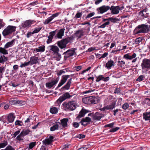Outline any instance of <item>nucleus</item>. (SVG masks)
Masks as SVG:
<instances>
[{"mask_svg": "<svg viewBox=\"0 0 150 150\" xmlns=\"http://www.w3.org/2000/svg\"><path fill=\"white\" fill-rule=\"evenodd\" d=\"M150 31V25L142 24L138 25L134 31L135 35L141 33H147Z\"/></svg>", "mask_w": 150, "mask_h": 150, "instance_id": "f257e3e1", "label": "nucleus"}, {"mask_svg": "<svg viewBox=\"0 0 150 150\" xmlns=\"http://www.w3.org/2000/svg\"><path fill=\"white\" fill-rule=\"evenodd\" d=\"M120 21V18L116 17H108L106 18H103L102 22H105L103 24L98 27V28H104L106 26L109 25L110 22L114 23H118Z\"/></svg>", "mask_w": 150, "mask_h": 150, "instance_id": "f03ea898", "label": "nucleus"}, {"mask_svg": "<svg viewBox=\"0 0 150 150\" xmlns=\"http://www.w3.org/2000/svg\"><path fill=\"white\" fill-rule=\"evenodd\" d=\"M72 39V38L71 37L63 39L57 42V45L60 48L63 49L66 47L67 44L68 43L71 42Z\"/></svg>", "mask_w": 150, "mask_h": 150, "instance_id": "7ed1b4c3", "label": "nucleus"}, {"mask_svg": "<svg viewBox=\"0 0 150 150\" xmlns=\"http://www.w3.org/2000/svg\"><path fill=\"white\" fill-rule=\"evenodd\" d=\"M64 109L66 111H72L74 110L76 108V105L74 101H71L68 102H64L62 105Z\"/></svg>", "mask_w": 150, "mask_h": 150, "instance_id": "20e7f679", "label": "nucleus"}, {"mask_svg": "<svg viewBox=\"0 0 150 150\" xmlns=\"http://www.w3.org/2000/svg\"><path fill=\"white\" fill-rule=\"evenodd\" d=\"M16 27L15 26L9 25L2 32V34L4 37H6L12 33L16 31Z\"/></svg>", "mask_w": 150, "mask_h": 150, "instance_id": "39448f33", "label": "nucleus"}, {"mask_svg": "<svg viewBox=\"0 0 150 150\" xmlns=\"http://www.w3.org/2000/svg\"><path fill=\"white\" fill-rule=\"evenodd\" d=\"M142 72H144L150 69V59H144L141 64Z\"/></svg>", "mask_w": 150, "mask_h": 150, "instance_id": "423d86ee", "label": "nucleus"}, {"mask_svg": "<svg viewBox=\"0 0 150 150\" xmlns=\"http://www.w3.org/2000/svg\"><path fill=\"white\" fill-rule=\"evenodd\" d=\"M76 54L75 48L68 50L64 52L63 54L65 55L64 57V60L66 61L68 58Z\"/></svg>", "mask_w": 150, "mask_h": 150, "instance_id": "0eeeda50", "label": "nucleus"}, {"mask_svg": "<svg viewBox=\"0 0 150 150\" xmlns=\"http://www.w3.org/2000/svg\"><path fill=\"white\" fill-rule=\"evenodd\" d=\"M72 96L70 95L68 92H66L62 96L60 97L57 100V102L59 103H60L66 99L71 98Z\"/></svg>", "mask_w": 150, "mask_h": 150, "instance_id": "6e6552de", "label": "nucleus"}, {"mask_svg": "<svg viewBox=\"0 0 150 150\" xmlns=\"http://www.w3.org/2000/svg\"><path fill=\"white\" fill-rule=\"evenodd\" d=\"M110 8V6L103 5L98 8L97 9V11H98V14H103L107 12L108 10H109Z\"/></svg>", "mask_w": 150, "mask_h": 150, "instance_id": "1a4fd4ad", "label": "nucleus"}, {"mask_svg": "<svg viewBox=\"0 0 150 150\" xmlns=\"http://www.w3.org/2000/svg\"><path fill=\"white\" fill-rule=\"evenodd\" d=\"M72 76V75H63L57 88H58L64 85L66 82L68 78L70 76Z\"/></svg>", "mask_w": 150, "mask_h": 150, "instance_id": "9d476101", "label": "nucleus"}, {"mask_svg": "<svg viewBox=\"0 0 150 150\" xmlns=\"http://www.w3.org/2000/svg\"><path fill=\"white\" fill-rule=\"evenodd\" d=\"M35 22L33 20H27L22 23L21 26L23 28H26L28 27L32 24L34 23Z\"/></svg>", "mask_w": 150, "mask_h": 150, "instance_id": "9b49d317", "label": "nucleus"}, {"mask_svg": "<svg viewBox=\"0 0 150 150\" xmlns=\"http://www.w3.org/2000/svg\"><path fill=\"white\" fill-rule=\"evenodd\" d=\"M59 80V78H57L56 79H54L50 82L46 83L45 84L46 86L48 88H50L52 87H53L58 83Z\"/></svg>", "mask_w": 150, "mask_h": 150, "instance_id": "f8f14e48", "label": "nucleus"}, {"mask_svg": "<svg viewBox=\"0 0 150 150\" xmlns=\"http://www.w3.org/2000/svg\"><path fill=\"white\" fill-rule=\"evenodd\" d=\"M148 11V8H146L144 9L141 10L139 13V16L143 18H146L149 16V13H147Z\"/></svg>", "mask_w": 150, "mask_h": 150, "instance_id": "ddd939ff", "label": "nucleus"}, {"mask_svg": "<svg viewBox=\"0 0 150 150\" xmlns=\"http://www.w3.org/2000/svg\"><path fill=\"white\" fill-rule=\"evenodd\" d=\"M110 10L111 11V13L112 14H116L119 13L120 9L119 6H114L113 5L112 6L110 7Z\"/></svg>", "mask_w": 150, "mask_h": 150, "instance_id": "4468645a", "label": "nucleus"}, {"mask_svg": "<svg viewBox=\"0 0 150 150\" xmlns=\"http://www.w3.org/2000/svg\"><path fill=\"white\" fill-rule=\"evenodd\" d=\"M65 30V29L62 28L59 31H58L57 33L55 35V38L59 39L62 38V36L64 35Z\"/></svg>", "mask_w": 150, "mask_h": 150, "instance_id": "2eb2a0df", "label": "nucleus"}, {"mask_svg": "<svg viewBox=\"0 0 150 150\" xmlns=\"http://www.w3.org/2000/svg\"><path fill=\"white\" fill-rule=\"evenodd\" d=\"M15 118V116L14 115V114L13 113H11L9 114L7 116V121L8 123H12L14 120Z\"/></svg>", "mask_w": 150, "mask_h": 150, "instance_id": "dca6fc26", "label": "nucleus"}, {"mask_svg": "<svg viewBox=\"0 0 150 150\" xmlns=\"http://www.w3.org/2000/svg\"><path fill=\"white\" fill-rule=\"evenodd\" d=\"M90 112V111L82 108L80 111L79 115L77 117V118L79 119L83 117L84 116L86 113Z\"/></svg>", "mask_w": 150, "mask_h": 150, "instance_id": "f3484780", "label": "nucleus"}, {"mask_svg": "<svg viewBox=\"0 0 150 150\" xmlns=\"http://www.w3.org/2000/svg\"><path fill=\"white\" fill-rule=\"evenodd\" d=\"M50 50L53 51L54 54H56L59 56H61V55L58 53L59 50L58 47L52 45L50 46Z\"/></svg>", "mask_w": 150, "mask_h": 150, "instance_id": "a211bd4d", "label": "nucleus"}, {"mask_svg": "<svg viewBox=\"0 0 150 150\" xmlns=\"http://www.w3.org/2000/svg\"><path fill=\"white\" fill-rule=\"evenodd\" d=\"M72 79L71 78L68 79L66 84L61 88L62 90H68L70 89L71 83Z\"/></svg>", "mask_w": 150, "mask_h": 150, "instance_id": "6ab92c4d", "label": "nucleus"}, {"mask_svg": "<svg viewBox=\"0 0 150 150\" xmlns=\"http://www.w3.org/2000/svg\"><path fill=\"white\" fill-rule=\"evenodd\" d=\"M69 119L68 118H64L60 120V122H58L57 123L61 125L63 128H65L67 127V123Z\"/></svg>", "mask_w": 150, "mask_h": 150, "instance_id": "aec40b11", "label": "nucleus"}, {"mask_svg": "<svg viewBox=\"0 0 150 150\" xmlns=\"http://www.w3.org/2000/svg\"><path fill=\"white\" fill-rule=\"evenodd\" d=\"M38 58L35 56H32L30 57V60L29 61L30 65H32L34 64H36L38 63Z\"/></svg>", "mask_w": 150, "mask_h": 150, "instance_id": "412c9836", "label": "nucleus"}, {"mask_svg": "<svg viewBox=\"0 0 150 150\" xmlns=\"http://www.w3.org/2000/svg\"><path fill=\"white\" fill-rule=\"evenodd\" d=\"M137 55L135 53H134L132 55H130L129 54H127L124 55L123 58L127 60H131L135 58Z\"/></svg>", "mask_w": 150, "mask_h": 150, "instance_id": "4be33fe9", "label": "nucleus"}, {"mask_svg": "<svg viewBox=\"0 0 150 150\" xmlns=\"http://www.w3.org/2000/svg\"><path fill=\"white\" fill-rule=\"evenodd\" d=\"M91 121V119L90 117H86L85 118H82L81 121L79 122L81 125L83 126H86L87 124H84V123L85 122H90Z\"/></svg>", "mask_w": 150, "mask_h": 150, "instance_id": "5701e85b", "label": "nucleus"}, {"mask_svg": "<svg viewBox=\"0 0 150 150\" xmlns=\"http://www.w3.org/2000/svg\"><path fill=\"white\" fill-rule=\"evenodd\" d=\"M84 32L82 30H78L75 33V35L77 38V39L81 38L84 35Z\"/></svg>", "mask_w": 150, "mask_h": 150, "instance_id": "b1692460", "label": "nucleus"}, {"mask_svg": "<svg viewBox=\"0 0 150 150\" xmlns=\"http://www.w3.org/2000/svg\"><path fill=\"white\" fill-rule=\"evenodd\" d=\"M115 66L114 62L113 60H110L108 61V62L106 64L105 67L107 69H110L111 68V67Z\"/></svg>", "mask_w": 150, "mask_h": 150, "instance_id": "393cba45", "label": "nucleus"}, {"mask_svg": "<svg viewBox=\"0 0 150 150\" xmlns=\"http://www.w3.org/2000/svg\"><path fill=\"white\" fill-rule=\"evenodd\" d=\"M45 46L42 45L39 46L38 48H36L34 49V51H36V52H43L45 51Z\"/></svg>", "mask_w": 150, "mask_h": 150, "instance_id": "a878e982", "label": "nucleus"}, {"mask_svg": "<svg viewBox=\"0 0 150 150\" xmlns=\"http://www.w3.org/2000/svg\"><path fill=\"white\" fill-rule=\"evenodd\" d=\"M143 116L144 119L146 121L149 120L150 122V111L143 113Z\"/></svg>", "mask_w": 150, "mask_h": 150, "instance_id": "bb28decb", "label": "nucleus"}, {"mask_svg": "<svg viewBox=\"0 0 150 150\" xmlns=\"http://www.w3.org/2000/svg\"><path fill=\"white\" fill-rule=\"evenodd\" d=\"M57 122L53 126L51 127L50 130L51 131H54L55 130L59 129V125L57 124Z\"/></svg>", "mask_w": 150, "mask_h": 150, "instance_id": "cd10ccee", "label": "nucleus"}, {"mask_svg": "<svg viewBox=\"0 0 150 150\" xmlns=\"http://www.w3.org/2000/svg\"><path fill=\"white\" fill-rule=\"evenodd\" d=\"M24 136L21 133L16 137V139L17 140L19 141L20 142H24V140L23 138Z\"/></svg>", "mask_w": 150, "mask_h": 150, "instance_id": "c85d7f7f", "label": "nucleus"}, {"mask_svg": "<svg viewBox=\"0 0 150 150\" xmlns=\"http://www.w3.org/2000/svg\"><path fill=\"white\" fill-rule=\"evenodd\" d=\"M8 60V57L4 55H1L0 57V63H4Z\"/></svg>", "mask_w": 150, "mask_h": 150, "instance_id": "c756f323", "label": "nucleus"}, {"mask_svg": "<svg viewBox=\"0 0 150 150\" xmlns=\"http://www.w3.org/2000/svg\"><path fill=\"white\" fill-rule=\"evenodd\" d=\"M98 112H96L95 115H94V117H93V119L95 120H99L102 117V116H98Z\"/></svg>", "mask_w": 150, "mask_h": 150, "instance_id": "7c9ffc66", "label": "nucleus"}, {"mask_svg": "<svg viewBox=\"0 0 150 150\" xmlns=\"http://www.w3.org/2000/svg\"><path fill=\"white\" fill-rule=\"evenodd\" d=\"M116 103L114 102H112L110 105H107V110H112L115 107Z\"/></svg>", "mask_w": 150, "mask_h": 150, "instance_id": "2f4dec72", "label": "nucleus"}, {"mask_svg": "<svg viewBox=\"0 0 150 150\" xmlns=\"http://www.w3.org/2000/svg\"><path fill=\"white\" fill-rule=\"evenodd\" d=\"M6 48H5L4 47V48L2 47H0V53L1 54H7L8 53L7 50L6 49Z\"/></svg>", "mask_w": 150, "mask_h": 150, "instance_id": "473e14b6", "label": "nucleus"}, {"mask_svg": "<svg viewBox=\"0 0 150 150\" xmlns=\"http://www.w3.org/2000/svg\"><path fill=\"white\" fill-rule=\"evenodd\" d=\"M14 41V40H12L11 41L7 42L4 45L5 48L7 49L11 47Z\"/></svg>", "mask_w": 150, "mask_h": 150, "instance_id": "72a5a7b5", "label": "nucleus"}, {"mask_svg": "<svg viewBox=\"0 0 150 150\" xmlns=\"http://www.w3.org/2000/svg\"><path fill=\"white\" fill-rule=\"evenodd\" d=\"M14 104H17L19 105H23L25 104V102L22 100H14L13 102Z\"/></svg>", "mask_w": 150, "mask_h": 150, "instance_id": "f704fd0d", "label": "nucleus"}, {"mask_svg": "<svg viewBox=\"0 0 150 150\" xmlns=\"http://www.w3.org/2000/svg\"><path fill=\"white\" fill-rule=\"evenodd\" d=\"M53 141H51L47 138L45 139L43 141V143L45 145L50 144Z\"/></svg>", "mask_w": 150, "mask_h": 150, "instance_id": "c9c22d12", "label": "nucleus"}, {"mask_svg": "<svg viewBox=\"0 0 150 150\" xmlns=\"http://www.w3.org/2000/svg\"><path fill=\"white\" fill-rule=\"evenodd\" d=\"M30 132V130L27 129L25 130H23L21 133L24 137L25 136L28 134Z\"/></svg>", "mask_w": 150, "mask_h": 150, "instance_id": "e433bc0d", "label": "nucleus"}, {"mask_svg": "<svg viewBox=\"0 0 150 150\" xmlns=\"http://www.w3.org/2000/svg\"><path fill=\"white\" fill-rule=\"evenodd\" d=\"M50 111V112L52 114H56L58 112V110L57 108L54 107L51 108Z\"/></svg>", "mask_w": 150, "mask_h": 150, "instance_id": "4c0bfd02", "label": "nucleus"}, {"mask_svg": "<svg viewBox=\"0 0 150 150\" xmlns=\"http://www.w3.org/2000/svg\"><path fill=\"white\" fill-rule=\"evenodd\" d=\"M53 19V17H50L45 20V21L43 22V24L45 25L48 24Z\"/></svg>", "mask_w": 150, "mask_h": 150, "instance_id": "58836bf2", "label": "nucleus"}, {"mask_svg": "<svg viewBox=\"0 0 150 150\" xmlns=\"http://www.w3.org/2000/svg\"><path fill=\"white\" fill-rule=\"evenodd\" d=\"M118 60L117 61V65L121 67L124 66L125 64V62L123 61L119 60V59H118Z\"/></svg>", "mask_w": 150, "mask_h": 150, "instance_id": "ea45409f", "label": "nucleus"}, {"mask_svg": "<svg viewBox=\"0 0 150 150\" xmlns=\"http://www.w3.org/2000/svg\"><path fill=\"white\" fill-rule=\"evenodd\" d=\"M36 145V142H32L29 144L28 149H31L34 147Z\"/></svg>", "mask_w": 150, "mask_h": 150, "instance_id": "a19ab883", "label": "nucleus"}, {"mask_svg": "<svg viewBox=\"0 0 150 150\" xmlns=\"http://www.w3.org/2000/svg\"><path fill=\"white\" fill-rule=\"evenodd\" d=\"M8 144L7 141H5L4 142L0 143V149L5 147L8 145Z\"/></svg>", "mask_w": 150, "mask_h": 150, "instance_id": "79ce46f5", "label": "nucleus"}, {"mask_svg": "<svg viewBox=\"0 0 150 150\" xmlns=\"http://www.w3.org/2000/svg\"><path fill=\"white\" fill-rule=\"evenodd\" d=\"M42 27H37L34 28V30L33 32V33H38L42 29Z\"/></svg>", "mask_w": 150, "mask_h": 150, "instance_id": "37998d69", "label": "nucleus"}, {"mask_svg": "<svg viewBox=\"0 0 150 150\" xmlns=\"http://www.w3.org/2000/svg\"><path fill=\"white\" fill-rule=\"evenodd\" d=\"M145 78V76H144L143 75H141L139 76V77L137 79L136 81H138L139 82H140L143 81L144 78Z\"/></svg>", "mask_w": 150, "mask_h": 150, "instance_id": "c03bdc74", "label": "nucleus"}, {"mask_svg": "<svg viewBox=\"0 0 150 150\" xmlns=\"http://www.w3.org/2000/svg\"><path fill=\"white\" fill-rule=\"evenodd\" d=\"M120 127H116L115 128H112L109 130V132L113 133L118 130L120 129Z\"/></svg>", "mask_w": 150, "mask_h": 150, "instance_id": "a18cd8bd", "label": "nucleus"}, {"mask_svg": "<svg viewBox=\"0 0 150 150\" xmlns=\"http://www.w3.org/2000/svg\"><path fill=\"white\" fill-rule=\"evenodd\" d=\"M142 37H139L136 38L135 40V42L136 44H138L140 42L142 41Z\"/></svg>", "mask_w": 150, "mask_h": 150, "instance_id": "49530a36", "label": "nucleus"}, {"mask_svg": "<svg viewBox=\"0 0 150 150\" xmlns=\"http://www.w3.org/2000/svg\"><path fill=\"white\" fill-rule=\"evenodd\" d=\"M58 30L56 29L54 31H51L49 33L50 35L53 38L54 36L56 35V33L57 32Z\"/></svg>", "mask_w": 150, "mask_h": 150, "instance_id": "de8ad7c7", "label": "nucleus"}, {"mask_svg": "<svg viewBox=\"0 0 150 150\" xmlns=\"http://www.w3.org/2000/svg\"><path fill=\"white\" fill-rule=\"evenodd\" d=\"M129 107V105L128 103H126L123 104L122 106V108L124 110H126Z\"/></svg>", "mask_w": 150, "mask_h": 150, "instance_id": "09e8293b", "label": "nucleus"}, {"mask_svg": "<svg viewBox=\"0 0 150 150\" xmlns=\"http://www.w3.org/2000/svg\"><path fill=\"white\" fill-rule=\"evenodd\" d=\"M96 82H99L100 80H103V75H100L98 76H96Z\"/></svg>", "mask_w": 150, "mask_h": 150, "instance_id": "8fccbe9b", "label": "nucleus"}, {"mask_svg": "<svg viewBox=\"0 0 150 150\" xmlns=\"http://www.w3.org/2000/svg\"><path fill=\"white\" fill-rule=\"evenodd\" d=\"M48 39L47 40V44H49L51 42L53 38L49 35L48 36Z\"/></svg>", "mask_w": 150, "mask_h": 150, "instance_id": "3c124183", "label": "nucleus"}, {"mask_svg": "<svg viewBox=\"0 0 150 150\" xmlns=\"http://www.w3.org/2000/svg\"><path fill=\"white\" fill-rule=\"evenodd\" d=\"M114 125V122H112L111 123L105 125V127H109L110 128H112L113 127Z\"/></svg>", "mask_w": 150, "mask_h": 150, "instance_id": "603ef678", "label": "nucleus"}, {"mask_svg": "<svg viewBox=\"0 0 150 150\" xmlns=\"http://www.w3.org/2000/svg\"><path fill=\"white\" fill-rule=\"evenodd\" d=\"M92 100L91 102V104H96L98 103V100L95 97L93 98L92 96Z\"/></svg>", "mask_w": 150, "mask_h": 150, "instance_id": "864d4df0", "label": "nucleus"}, {"mask_svg": "<svg viewBox=\"0 0 150 150\" xmlns=\"http://www.w3.org/2000/svg\"><path fill=\"white\" fill-rule=\"evenodd\" d=\"M29 64H30L29 62H25L24 63L21 64L20 67L21 68H23L28 66Z\"/></svg>", "mask_w": 150, "mask_h": 150, "instance_id": "5fc2aeb1", "label": "nucleus"}, {"mask_svg": "<svg viewBox=\"0 0 150 150\" xmlns=\"http://www.w3.org/2000/svg\"><path fill=\"white\" fill-rule=\"evenodd\" d=\"M65 71L63 70H60L59 71H57V74L58 76H59L61 75L63 73H65Z\"/></svg>", "mask_w": 150, "mask_h": 150, "instance_id": "6e6d98bb", "label": "nucleus"}, {"mask_svg": "<svg viewBox=\"0 0 150 150\" xmlns=\"http://www.w3.org/2000/svg\"><path fill=\"white\" fill-rule=\"evenodd\" d=\"M79 123H78L76 122H74L72 124L73 126L75 128H77L79 127Z\"/></svg>", "mask_w": 150, "mask_h": 150, "instance_id": "4d7b16f0", "label": "nucleus"}, {"mask_svg": "<svg viewBox=\"0 0 150 150\" xmlns=\"http://www.w3.org/2000/svg\"><path fill=\"white\" fill-rule=\"evenodd\" d=\"M22 122L20 120H17L15 122V125H18L19 126H21L22 125Z\"/></svg>", "mask_w": 150, "mask_h": 150, "instance_id": "13d9d810", "label": "nucleus"}, {"mask_svg": "<svg viewBox=\"0 0 150 150\" xmlns=\"http://www.w3.org/2000/svg\"><path fill=\"white\" fill-rule=\"evenodd\" d=\"M95 14V13L94 12H93L89 14H88L87 16L86 17L85 19H86L87 18H90L92 17V16H94Z\"/></svg>", "mask_w": 150, "mask_h": 150, "instance_id": "bf43d9fd", "label": "nucleus"}, {"mask_svg": "<svg viewBox=\"0 0 150 150\" xmlns=\"http://www.w3.org/2000/svg\"><path fill=\"white\" fill-rule=\"evenodd\" d=\"M82 16V13L81 12L77 13L75 15V17L76 18H79L81 17Z\"/></svg>", "mask_w": 150, "mask_h": 150, "instance_id": "052dcab7", "label": "nucleus"}, {"mask_svg": "<svg viewBox=\"0 0 150 150\" xmlns=\"http://www.w3.org/2000/svg\"><path fill=\"white\" fill-rule=\"evenodd\" d=\"M87 97L83 98L82 99V101L84 103L88 104L89 103V102H87Z\"/></svg>", "mask_w": 150, "mask_h": 150, "instance_id": "680f3d73", "label": "nucleus"}, {"mask_svg": "<svg viewBox=\"0 0 150 150\" xmlns=\"http://www.w3.org/2000/svg\"><path fill=\"white\" fill-rule=\"evenodd\" d=\"M145 101L148 105H150V98H146L145 99Z\"/></svg>", "mask_w": 150, "mask_h": 150, "instance_id": "e2e57ef3", "label": "nucleus"}, {"mask_svg": "<svg viewBox=\"0 0 150 150\" xmlns=\"http://www.w3.org/2000/svg\"><path fill=\"white\" fill-rule=\"evenodd\" d=\"M20 132V130H18V131H17L16 132H14L13 134V137L15 138L16 136L17 135L19 134Z\"/></svg>", "mask_w": 150, "mask_h": 150, "instance_id": "0e129e2a", "label": "nucleus"}, {"mask_svg": "<svg viewBox=\"0 0 150 150\" xmlns=\"http://www.w3.org/2000/svg\"><path fill=\"white\" fill-rule=\"evenodd\" d=\"M77 137L79 139H83L85 137V135L84 134H79L77 136Z\"/></svg>", "mask_w": 150, "mask_h": 150, "instance_id": "69168bd1", "label": "nucleus"}, {"mask_svg": "<svg viewBox=\"0 0 150 150\" xmlns=\"http://www.w3.org/2000/svg\"><path fill=\"white\" fill-rule=\"evenodd\" d=\"M88 98L87 102H89V103L88 104H91V102L92 101V96H90L89 97H87Z\"/></svg>", "mask_w": 150, "mask_h": 150, "instance_id": "338daca9", "label": "nucleus"}, {"mask_svg": "<svg viewBox=\"0 0 150 150\" xmlns=\"http://www.w3.org/2000/svg\"><path fill=\"white\" fill-rule=\"evenodd\" d=\"M69 145L66 144L63 146V148L62 149V150H66L69 147Z\"/></svg>", "mask_w": 150, "mask_h": 150, "instance_id": "774afa93", "label": "nucleus"}]
</instances>
